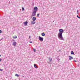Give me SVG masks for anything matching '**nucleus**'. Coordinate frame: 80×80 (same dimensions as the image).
Here are the masks:
<instances>
[{
  "label": "nucleus",
  "instance_id": "obj_28",
  "mask_svg": "<svg viewBox=\"0 0 80 80\" xmlns=\"http://www.w3.org/2000/svg\"><path fill=\"white\" fill-rule=\"evenodd\" d=\"M59 52H61V50H59Z\"/></svg>",
  "mask_w": 80,
  "mask_h": 80
},
{
  "label": "nucleus",
  "instance_id": "obj_27",
  "mask_svg": "<svg viewBox=\"0 0 80 80\" xmlns=\"http://www.w3.org/2000/svg\"><path fill=\"white\" fill-rule=\"evenodd\" d=\"M31 37L30 36H29V38H30Z\"/></svg>",
  "mask_w": 80,
  "mask_h": 80
},
{
  "label": "nucleus",
  "instance_id": "obj_4",
  "mask_svg": "<svg viewBox=\"0 0 80 80\" xmlns=\"http://www.w3.org/2000/svg\"><path fill=\"white\" fill-rule=\"evenodd\" d=\"M36 13H37V11H34L32 12V13L33 14H32V16H33V17H35V15H36Z\"/></svg>",
  "mask_w": 80,
  "mask_h": 80
},
{
  "label": "nucleus",
  "instance_id": "obj_1",
  "mask_svg": "<svg viewBox=\"0 0 80 80\" xmlns=\"http://www.w3.org/2000/svg\"><path fill=\"white\" fill-rule=\"evenodd\" d=\"M59 32L58 33V38L59 40H65V39L63 38V36H62V34L64 32V31L62 29H59Z\"/></svg>",
  "mask_w": 80,
  "mask_h": 80
},
{
  "label": "nucleus",
  "instance_id": "obj_22",
  "mask_svg": "<svg viewBox=\"0 0 80 80\" xmlns=\"http://www.w3.org/2000/svg\"><path fill=\"white\" fill-rule=\"evenodd\" d=\"M2 59H1V58H0V62H1V61H2Z\"/></svg>",
  "mask_w": 80,
  "mask_h": 80
},
{
  "label": "nucleus",
  "instance_id": "obj_25",
  "mask_svg": "<svg viewBox=\"0 0 80 80\" xmlns=\"http://www.w3.org/2000/svg\"><path fill=\"white\" fill-rule=\"evenodd\" d=\"M74 62H77V61H76V60H74Z\"/></svg>",
  "mask_w": 80,
  "mask_h": 80
},
{
  "label": "nucleus",
  "instance_id": "obj_6",
  "mask_svg": "<svg viewBox=\"0 0 80 80\" xmlns=\"http://www.w3.org/2000/svg\"><path fill=\"white\" fill-rule=\"evenodd\" d=\"M34 11H36V12H37V11H38V8H37V7H35L34 8Z\"/></svg>",
  "mask_w": 80,
  "mask_h": 80
},
{
  "label": "nucleus",
  "instance_id": "obj_12",
  "mask_svg": "<svg viewBox=\"0 0 80 80\" xmlns=\"http://www.w3.org/2000/svg\"><path fill=\"white\" fill-rule=\"evenodd\" d=\"M34 67L35 68H38L37 67V66H36V64H34Z\"/></svg>",
  "mask_w": 80,
  "mask_h": 80
},
{
  "label": "nucleus",
  "instance_id": "obj_26",
  "mask_svg": "<svg viewBox=\"0 0 80 80\" xmlns=\"http://www.w3.org/2000/svg\"><path fill=\"white\" fill-rule=\"evenodd\" d=\"M2 40H3V38H2L0 40V41H1Z\"/></svg>",
  "mask_w": 80,
  "mask_h": 80
},
{
  "label": "nucleus",
  "instance_id": "obj_11",
  "mask_svg": "<svg viewBox=\"0 0 80 80\" xmlns=\"http://www.w3.org/2000/svg\"><path fill=\"white\" fill-rule=\"evenodd\" d=\"M41 35H42V36L43 37H44V36H45V33H42Z\"/></svg>",
  "mask_w": 80,
  "mask_h": 80
},
{
  "label": "nucleus",
  "instance_id": "obj_2",
  "mask_svg": "<svg viewBox=\"0 0 80 80\" xmlns=\"http://www.w3.org/2000/svg\"><path fill=\"white\" fill-rule=\"evenodd\" d=\"M11 41L12 42H13L12 44V45H13V46H16L17 45V42L15 41V40L12 39Z\"/></svg>",
  "mask_w": 80,
  "mask_h": 80
},
{
  "label": "nucleus",
  "instance_id": "obj_7",
  "mask_svg": "<svg viewBox=\"0 0 80 80\" xmlns=\"http://www.w3.org/2000/svg\"><path fill=\"white\" fill-rule=\"evenodd\" d=\"M73 58V57H72V56H69V60H72Z\"/></svg>",
  "mask_w": 80,
  "mask_h": 80
},
{
  "label": "nucleus",
  "instance_id": "obj_29",
  "mask_svg": "<svg viewBox=\"0 0 80 80\" xmlns=\"http://www.w3.org/2000/svg\"><path fill=\"white\" fill-rule=\"evenodd\" d=\"M0 57H1V55H0Z\"/></svg>",
  "mask_w": 80,
  "mask_h": 80
},
{
  "label": "nucleus",
  "instance_id": "obj_10",
  "mask_svg": "<svg viewBox=\"0 0 80 80\" xmlns=\"http://www.w3.org/2000/svg\"><path fill=\"white\" fill-rule=\"evenodd\" d=\"M71 55H74V52H73V51H71Z\"/></svg>",
  "mask_w": 80,
  "mask_h": 80
},
{
  "label": "nucleus",
  "instance_id": "obj_20",
  "mask_svg": "<svg viewBox=\"0 0 80 80\" xmlns=\"http://www.w3.org/2000/svg\"><path fill=\"white\" fill-rule=\"evenodd\" d=\"M77 14H78V10H77Z\"/></svg>",
  "mask_w": 80,
  "mask_h": 80
},
{
  "label": "nucleus",
  "instance_id": "obj_17",
  "mask_svg": "<svg viewBox=\"0 0 80 80\" xmlns=\"http://www.w3.org/2000/svg\"><path fill=\"white\" fill-rule=\"evenodd\" d=\"M33 51L34 52H36V50H35V49L34 48L33 49Z\"/></svg>",
  "mask_w": 80,
  "mask_h": 80
},
{
  "label": "nucleus",
  "instance_id": "obj_8",
  "mask_svg": "<svg viewBox=\"0 0 80 80\" xmlns=\"http://www.w3.org/2000/svg\"><path fill=\"white\" fill-rule=\"evenodd\" d=\"M32 21L33 22H35V20H36V17H33L32 18Z\"/></svg>",
  "mask_w": 80,
  "mask_h": 80
},
{
  "label": "nucleus",
  "instance_id": "obj_14",
  "mask_svg": "<svg viewBox=\"0 0 80 80\" xmlns=\"http://www.w3.org/2000/svg\"><path fill=\"white\" fill-rule=\"evenodd\" d=\"M15 76H16V77H19V75L18 74H16L15 75Z\"/></svg>",
  "mask_w": 80,
  "mask_h": 80
},
{
  "label": "nucleus",
  "instance_id": "obj_23",
  "mask_svg": "<svg viewBox=\"0 0 80 80\" xmlns=\"http://www.w3.org/2000/svg\"><path fill=\"white\" fill-rule=\"evenodd\" d=\"M30 43H32V41H30L29 42Z\"/></svg>",
  "mask_w": 80,
  "mask_h": 80
},
{
  "label": "nucleus",
  "instance_id": "obj_13",
  "mask_svg": "<svg viewBox=\"0 0 80 80\" xmlns=\"http://www.w3.org/2000/svg\"><path fill=\"white\" fill-rule=\"evenodd\" d=\"M35 22H34V21L31 22L32 25H33V24H35Z\"/></svg>",
  "mask_w": 80,
  "mask_h": 80
},
{
  "label": "nucleus",
  "instance_id": "obj_19",
  "mask_svg": "<svg viewBox=\"0 0 80 80\" xmlns=\"http://www.w3.org/2000/svg\"><path fill=\"white\" fill-rule=\"evenodd\" d=\"M77 17H78V18H79V19H80V17H79L78 16V15H77Z\"/></svg>",
  "mask_w": 80,
  "mask_h": 80
},
{
  "label": "nucleus",
  "instance_id": "obj_15",
  "mask_svg": "<svg viewBox=\"0 0 80 80\" xmlns=\"http://www.w3.org/2000/svg\"><path fill=\"white\" fill-rule=\"evenodd\" d=\"M13 38H17V37L15 36H15H13Z\"/></svg>",
  "mask_w": 80,
  "mask_h": 80
},
{
  "label": "nucleus",
  "instance_id": "obj_16",
  "mask_svg": "<svg viewBox=\"0 0 80 80\" xmlns=\"http://www.w3.org/2000/svg\"><path fill=\"white\" fill-rule=\"evenodd\" d=\"M24 10H25V9H24V8L22 7V11H23Z\"/></svg>",
  "mask_w": 80,
  "mask_h": 80
},
{
  "label": "nucleus",
  "instance_id": "obj_5",
  "mask_svg": "<svg viewBox=\"0 0 80 80\" xmlns=\"http://www.w3.org/2000/svg\"><path fill=\"white\" fill-rule=\"evenodd\" d=\"M23 23L24 26H27L28 24V22H27V21H26V22H24Z\"/></svg>",
  "mask_w": 80,
  "mask_h": 80
},
{
  "label": "nucleus",
  "instance_id": "obj_18",
  "mask_svg": "<svg viewBox=\"0 0 80 80\" xmlns=\"http://www.w3.org/2000/svg\"><path fill=\"white\" fill-rule=\"evenodd\" d=\"M39 15H40V14H39V13L38 14H37V17H39Z\"/></svg>",
  "mask_w": 80,
  "mask_h": 80
},
{
  "label": "nucleus",
  "instance_id": "obj_3",
  "mask_svg": "<svg viewBox=\"0 0 80 80\" xmlns=\"http://www.w3.org/2000/svg\"><path fill=\"white\" fill-rule=\"evenodd\" d=\"M39 39L40 42H43V38L40 36H39Z\"/></svg>",
  "mask_w": 80,
  "mask_h": 80
},
{
  "label": "nucleus",
  "instance_id": "obj_9",
  "mask_svg": "<svg viewBox=\"0 0 80 80\" xmlns=\"http://www.w3.org/2000/svg\"><path fill=\"white\" fill-rule=\"evenodd\" d=\"M50 62H52V58H49Z\"/></svg>",
  "mask_w": 80,
  "mask_h": 80
},
{
  "label": "nucleus",
  "instance_id": "obj_21",
  "mask_svg": "<svg viewBox=\"0 0 80 80\" xmlns=\"http://www.w3.org/2000/svg\"><path fill=\"white\" fill-rule=\"evenodd\" d=\"M2 30H0V33H2Z\"/></svg>",
  "mask_w": 80,
  "mask_h": 80
},
{
  "label": "nucleus",
  "instance_id": "obj_24",
  "mask_svg": "<svg viewBox=\"0 0 80 80\" xmlns=\"http://www.w3.org/2000/svg\"><path fill=\"white\" fill-rule=\"evenodd\" d=\"M0 71H3V69H0Z\"/></svg>",
  "mask_w": 80,
  "mask_h": 80
}]
</instances>
